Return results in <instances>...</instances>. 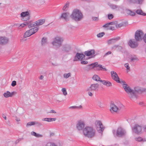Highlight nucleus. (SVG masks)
Here are the masks:
<instances>
[{"instance_id":"f257e3e1","label":"nucleus","mask_w":146,"mask_h":146,"mask_svg":"<svg viewBox=\"0 0 146 146\" xmlns=\"http://www.w3.org/2000/svg\"><path fill=\"white\" fill-rule=\"evenodd\" d=\"M96 130L92 127L86 126L83 129V133L85 137L88 138L94 137L96 135Z\"/></svg>"},{"instance_id":"f03ea898","label":"nucleus","mask_w":146,"mask_h":146,"mask_svg":"<svg viewBox=\"0 0 146 146\" xmlns=\"http://www.w3.org/2000/svg\"><path fill=\"white\" fill-rule=\"evenodd\" d=\"M71 18L76 21H80L83 18V15L80 10L75 9L70 15Z\"/></svg>"},{"instance_id":"7ed1b4c3","label":"nucleus","mask_w":146,"mask_h":146,"mask_svg":"<svg viewBox=\"0 0 146 146\" xmlns=\"http://www.w3.org/2000/svg\"><path fill=\"white\" fill-rule=\"evenodd\" d=\"M123 83V87L124 89L125 92L129 95V97L131 99H132L133 90L131 89L130 87L124 81H122Z\"/></svg>"},{"instance_id":"20e7f679","label":"nucleus","mask_w":146,"mask_h":146,"mask_svg":"<svg viewBox=\"0 0 146 146\" xmlns=\"http://www.w3.org/2000/svg\"><path fill=\"white\" fill-rule=\"evenodd\" d=\"M63 40L62 38L60 37H56L54 38L52 44L53 46H57L58 48L60 47Z\"/></svg>"},{"instance_id":"39448f33","label":"nucleus","mask_w":146,"mask_h":146,"mask_svg":"<svg viewBox=\"0 0 146 146\" xmlns=\"http://www.w3.org/2000/svg\"><path fill=\"white\" fill-rule=\"evenodd\" d=\"M126 133L124 129L121 127H119L116 131V135L118 137H122L125 135Z\"/></svg>"},{"instance_id":"423d86ee","label":"nucleus","mask_w":146,"mask_h":146,"mask_svg":"<svg viewBox=\"0 0 146 146\" xmlns=\"http://www.w3.org/2000/svg\"><path fill=\"white\" fill-rule=\"evenodd\" d=\"M144 34L142 31L137 30L135 34V38L136 41H139L143 39Z\"/></svg>"},{"instance_id":"0eeeda50","label":"nucleus","mask_w":146,"mask_h":146,"mask_svg":"<svg viewBox=\"0 0 146 146\" xmlns=\"http://www.w3.org/2000/svg\"><path fill=\"white\" fill-rule=\"evenodd\" d=\"M95 124L98 131L100 133L102 132L104 130V127L101 121H96L95 122Z\"/></svg>"},{"instance_id":"6e6552de","label":"nucleus","mask_w":146,"mask_h":146,"mask_svg":"<svg viewBox=\"0 0 146 146\" xmlns=\"http://www.w3.org/2000/svg\"><path fill=\"white\" fill-rule=\"evenodd\" d=\"M132 130L133 133L139 135L141 133L142 127L138 124H136L132 127Z\"/></svg>"},{"instance_id":"1a4fd4ad","label":"nucleus","mask_w":146,"mask_h":146,"mask_svg":"<svg viewBox=\"0 0 146 146\" xmlns=\"http://www.w3.org/2000/svg\"><path fill=\"white\" fill-rule=\"evenodd\" d=\"M20 17L22 18L21 20L23 21L29 20L30 18L29 13L28 11L23 12L20 14Z\"/></svg>"},{"instance_id":"9d476101","label":"nucleus","mask_w":146,"mask_h":146,"mask_svg":"<svg viewBox=\"0 0 146 146\" xmlns=\"http://www.w3.org/2000/svg\"><path fill=\"white\" fill-rule=\"evenodd\" d=\"M137 41L134 39H131L129 41V45L132 48H135L137 47L138 45Z\"/></svg>"},{"instance_id":"9b49d317","label":"nucleus","mask_w":146,"mask_h":146,"mask_svg":"<svg viewBox=\"0 0 146 146\" xmlns=\"http://www.w3.org/2000/svg\"><path fill=\"white\" fill-rule=\"evenodd\" d=\"M85 125L84 122L82 120H80L78 121L76 124L77 129L79 131L83 130L84 128Z\"/></svg>"},{"instance_id":"f8f14e48","label":"nucleus","mask_w":146,"mask_h":146,"mask_svg":"<svg viewBox=\"0 0 146 146\" xmlns=\"http://www.w3.org/2000/svg\"><path fill=\"white\" fill-rule=\"evenodd\" d=\"M143 92L139 87H135L134 88V90H133L132 99L133 98H137V96L136 95L137 94H139L142 93Z\"/></svg>"},{"instance_id":"ddd939ff","label":"nucleus","mask_w":146,"mask_h":146,"mask_svg":"<svg viewBox=\"0 0 146 146\" xmlns=\"http://www.w3.org/2000/svg\"><path fill=\"white\" fill-rule=\"evenodd\" d=\"M85 55L87 56H89L93 55L92 57H94L95 56L97 55L96 54H95V51L94 49H91L89 50H87L85 51L84 52Z\"/></svg>"},{"instance_id":"4468645a","label":"nucleus","mask_w":146,"mask_h":146,"mask_svg":"<svg viewBox=\"0 0 146 146\" xmlns=\"http://www.w3.org/2000/svg\"><path fill=\"white\" fill-rule=\"evenodd\" d=\"M69 13L68 12H64L62 13L60 17V19H64L65 21L67 22L69 21V19L68 18V16Z\"/></svg>"},{"instance_id":"2eb2a0df","label":"nucleus","mask_w":146,"mask_h":146,"mask_svg":"<svg viewBox=\"0 0 146 146\" xmlns=\"http://www.w3.org/2000/svg\"><path fill=\"white\" fill-rule=\"evenodd\" d=\"M85 56L84 54L83 53H80L77 52L73 60L74 61H78L80 59L82 60L84 58Z\"/></svg>"},{"instance_id":"dca6fc26","label":"nucleus","mask_w":146,"mask_h":146,"mask_svg":"<svg viewBox=\"0 0 146 146\" xmlns=\"http://www.w3.org/2000/svg\"><path fill=\"white\" fill-rule=\"evenodd\" d=\"M111 73L112 78L113 80L118 83H121L118 75L116 72L114 71H112L111 72Z\"/></svg>"},{"instance_id":"f3484780","label":"nucleus","mask_w":146,"mask_h":146,"mask_svg":"<svg viewBox=\"0 0 146 146\" xmlns=\"http://www.w3.org/2000/svg\"><path fill=\"white\" fill-rule=\"evenodd\" d=\"M99 87V85L97 83L91 84L88 89V90L90 91H97Z\"/></svg>"},{"instance_id":"a211bd4d","label":"nucleus","mask_w":146,"mask_h":146,"mask_svg":"<svg viewBox=\"0 0 146 146\" xmlns=\"http://www.w3.org/2000/svg\"><path fill=\"white\" fill-rule=\"evenodd\" d=\"M9 39L7 37H0V44L4 45L7 43Z\"/></svg>"},{"instance_id":"6ab92c4d","label":"nucleus","mask_w":146,"mask_h":146,"mask_svg":"<svg viewBox=\"0 0 146 146\" xmlns=\"http://www.w3.org/2000/svg\"><path fill=\"white\" fill-rule=\"evenodd\" d=\"M71 47L69 45L66 44L62 46V51L64 52H68L71 50Z\"/></svg>"},{"instance_id":"aec40b11","label":"nucleus","mask_w":146,"mask_h":146,"mask_svg":"<svg viewBox=\"0 0 146 146\" xmlns=\"http://www.w3.org/2000/svg\"><path fill=\"white\" fill-rule=\"evenodd\" d=\"M16 92H13L11 93L9 91H7L6 92H5L3 94V96L6 98H7L9 97H12L14 95L16 94Z\"/></svg>"},{"instance_id":"412c9836","label":"nucleus","mask_w":146,"mask_h":146,"mask_svg":"<svg viewBox=\"0 0 146 146\" xmlns=\"http://www.w3.org/2000/svg\"><path fill=\"white\" fill-rule=\"evenodd\" d=\"M110 106L111 107L110 111L112 113L113 112H117V110H120L119 108L113 104L111 103Z\"/></svg>"},{"instance_id":"4be33fe9","label":"nucleus","mask_w":146,"mask_h":146,"mask_svg":"<svg viewBox=\"0 0 146 146\" xmlns=\"http://www.w3.org/2000/svg\"><path fill=\"white\" fill-rule=\"evenodd\" d=\"M120 39L119 37H117L114 38H112L109 40L108 42V44H113L116 42L117 41L119 40Z\"/></svg>"},{"instance_id":"5701e85b","label":"nucleus","mask_w":146,"mask_h":146,"mask_svg":"<svg viewBox=\"0 0 146 146\" xmlns=\"http://www.w3.org/2000/svg\"><path fill=\"white\" fill-rule=\"evenodd\" d=\"M123 49V47L118 45H115L112 47V49L113 50H116L118 51H121Z\"/></svg>"},{"instance_id":"b1692460","label":"nucleus","mask_w":146,"mask_h":146,"mask_svg":"<svg viewBox=\"0 0 146 146\" xmlns=\"http://www.w3.org/2000/svg\"><path fill=\"white\" fill-rule=\"evenodd\" d=\"M100 82L102 83L103 84L107 87L111 86H112V84L108 81L102 80L101 81H100Z\"/></svg>"},{"instance_id":"393cba45","label":"nucleus","mask_w":146,"mask_h":146,"mask_svg":"<svg viewBox=\"0 0 146 146\" xmlns=\"http://www.w3.org/2000/svg\"><path fill=\"white\" fill-rule=\"evenodd\" d=\"M27 26L29 28H30L31 27H35V26H37V24L36 23V22H27Z\"/></svg>"},{"instance_id":"a878e982","label":"nucleus","mask_w":146,"mask_h":146,"mask_svg":"<svg viewBox=\"0 0 146 146\" xmlns=\"http://www.w3.org/2000/svg\"><path fill=\"white\" fill-rule=\"evenodd\" d=\"M56 120V118H46L42 119V121H47L48 122H50L53 121H55Z\"/></svg>"},{"instance_id":"bb28decb","label":"nucleus","mask_w":146,"mask_h":146,"mask_svg":"<svg viewBox=\"0 0 146 146\" xmlns=\"http://www.w3.org/2000/svg\"><path fill=\"white\" fill-rule=\"evenodd\" d=\"M92 78L94 80L97 82L99 81L100 82V81L102 80L99 76L97 75H94Z\"/></svg>"},{"instance_id":"cd10ccee","label":"nucleus","mask_w":146,"mask_h":146,"mask_svg":"<svg viewBox=\"0 0 146 146\" xmlns=\"http://www.w3.org/2000/svg\"><path fill=\"white\" fill-rule=\"evenodd\" d=\"M37 25H42L45 22V20L44 19H40L36 21Z\"/></svg>"},{"instance_id":"c85d7f7f","label":"nucleus","mask_w":146,"mask_h":146,"mask_svg":"<svg viewBox=\"0 0 146 146\" xmlns=\"http://www.w3.org/2000/svg\"><path fill=\"white\" fill-rule=\"evenodd\" d=\"M126 13H127L132 16H134L135 15V13L134 12H133L130 10H129L128 9H127L126 10Z\"/></svg>"},{"instance_id":"c756f323","label":"nucleus","mask_w":146,"mask_h":146,"mask_svg":"<svg viewBox=\"0 0 146 146\" xmlns=\"http://www.w3.org/2000/svg\"><path fill=\"white\" fill-rule=\"evenodd\" d=\"M136 13L138 14L143 15V16H145L146 14L143 13L141 9H137L136 11Z\"/></svg>"},{"instance_id":"7c9ffc66","label":"nucleus","mask_w":146,"mask_h":146,"mask_svg":"<svg viewBox=\"0 0 146 146\" xmlns=\"http://www.w3.org/2000/svg\"><path fill=\"white\" fill-rule=\"evenodd\" d=\"M69 3L68 2H67L66 4L63 7L62 10L65 11H67L69 7Z\"/></svg>"},{"instance_id":"2f4dec72","label":"nucleus","mask_w":146,"mask_h":146,"mask_svg":"<svg viewBox=\"0 0 146 146\" xmlns=\"http://www.w3.org/2000/svg\"><path fill=\"white\" fill-rule=\"evenodd\" d=\"M31 134L32 135L34 136L37 137H42V135L37 133L33 131L31 132Z\"/></svg>"},{"instance_id":"473e14b6","label":"nucleus","mask_w":146,"mask_h":146,"mask_svg":"<svg viewBox=\"0 0 146 146\" xmlns=\"http://www.w3.org/2000/svg\"><path fill=\"white\" fill-rule=\"evenodd\" d=\"M93 68L92 65H90V64L89 65H87L85 68V70L87 71H88L91 70Z\"/></svg>"},{"instance_id":"72a5a7b5","label":"nucleus","mask_w":146,"mask_h":146,"mask_svg":"<svg viewBox=\"0 0 146 146\" xmlns=\"http://www.w3.org/2000/svg\"><path fill=\"white\" fill-rule=\"evenodd\" d=\"M31 34L29 32V30L27 31L24 34V37L26 38L27 37L29 36H31Z\"/></svg>"},{"instance_id":"f704fd0d","label":"nucleus","mask_w":146,"mask_h":146,"mask_svg":"<svg viewBox=\"0 0 146 146\" xmlns=\"http://www.w3.org/2000/svg\"><path fill=\"white\" fill-rule=\"evenodd\" d=\"M47 39L46 38L43 37L41 41V44L42 45H44L47 42Z\"/></svg>"},{"instance_id":"c9c22d12","label":"nucleus","mask_w":146,"mask_h":146,"mask_svg":"<svg viewBox=\"0 0 146 146\" xmlns=\"http://www.w3.org/2000/svg\"><path fill=\"white\" fill-rule=\"evenodd\" d=\"M99 64H98V63L97 62H95L94 63H92L90 64V65H92L93 68L94 67H97L99 66L98 65Z\"/></svg>"},{"instance_id":"e433bc0d","label":"nucleus","mask_w":146,"mask_h":146,"mask_svg":"<svg viewBox=\"0 0 146 146\" xmlns=\"http://www.w3.org/2000/svg\"><path fill=\"white\" fill-rule=\"evenodd\" d=\"M35 121H31L28 122L27 125L26 126L28 127L29 126H31L32 125H35Z\"/></svg>"},{"instance_id":"4c0bfd02","label":"nucleus","mask_w":146,"mask_h":146,"mask_svg":"<svg viewBox=\"0 0 146 146\" xmlns=\"http://www.w3.org/2000/svg\"><path fill=\"white\" fill-rule=\"evenodd\" d=\"M62 91L63 92V94L64 95L66 96L67 95V94L66 88H62Z\"/></svg>"},{"instance_id":"58836bf2","label":"nucleus","mask_w":146,"mask_h":146,"mask_svg":"<svg viewBox=\"0 0 146 146\" xmlns=\"http://www.w3.org/2000/svg\"><path fill=\"white\" fill-rule=\"evenodd\" d=\"M63 76L64 78H67L71 76V73H69L68 74H64Z\"/></svg>"},{"instance_id":"ea45409f","label":"nucleus","mask_w":146,"mask_h":146,"mask_svg":"<svg viewBox=\"0 0 146 146\" xmlns=\"http://www.w3.org/2000/svg\"><path fill=\"white\" fill-rule=\"evenodd\" d=\"M70 108H72V109H81L82 108V106L80 105L79 106H72L70 107Z\"/></svg>"},{"instance_id":"a19ab883","label":"nucleus","mask_w":146,"mask_h":146,"mask_svg":"<svg viewBox=\"0 0 146 146\" xmlns=\"http://www.w3.org/2000/svg\"><path fill=\"white\" fill-rule=\"evenodd\" d=\"M105 35V33L104 32H102L99 33L97 35V36L98 37H102Z\"/></svg>"},{"instance_id":"79ce46f5","label":"nucleus","mask_w":146,"mask_h":146,"mask_svg":"<svg viewBox=\"0 0 146 146\" xmlns=\"http://www.w3.org/2000/svg\"><path fill=\"white\" fill-rule=\"evenodd\" d=\"M25 26H27V22H26L25 23H23L21 24L20 26L19 27L20 28H23L25 27Z\"/></svg>"},{"instance_id":"37998d69","label":"nucleus","mask_w":146,"mask_h":146,"mask_svg":"<svg viewBox=\"0 0 146 146\" xmlns=\"http://www.w3.org/2000/svg\"><path fill=\"white\" fill-rule=\"evenodd\" d=\"M45 146H58L53 143H47Z\"/></svg>"},{"instance_id":"c03bdc74","label":"nucleus","mask_w":146,"mask_h":146,"mask_svg":"<svg viewBox=\"0 0 146 146\" xmlns=\"http://www.w3.org/2000/svg\"><path fill=\"white\" fill-rule=\"evenodd\" d=\"M124 24L123 23H120L117 25H116L115 26L117 28H120L123 26Z\"/></svg>"},{"instance_id":"a18cd8bd","label":"nucleus","mask_w":146,"mask_h":146,"mask_svg":"<svg viewBox=\"0 0 146 146\" xmlns=\"http://www.w3.org/2000/svg\"><path fill=\"white\" fill-rule=\"evenodd\" d=\"M35 125H37V126L38 127L42 125V123L39 122L35 121Z\"/></svg>"},{"instance_id":"49530a36","label":"nucleus","mask_w":146,"mask_h":146,"mask_svg":"<svg viewBox=\"0 0 146 146\" xmlns=\"http://www.w3.org/2000/svg\"><path fill=\"white\" fill-rule=\"evenodd\" d=\"M23 138H19L18 139H17L16 141L15 142V144H17V143H18L20 141H21L22 140H23Z\"/></svg>"},{"instance_id":"de8ad7c7","label":"nucleus","mask_w":146,"mask_h":146,"mask_svg":"<svg viewBox=\"0 0 146 146\" xmlns=\"http://www.w3.org/2000/svg\"><path fill=\"white\" fill-rule=\"evenodd\" d=\"M124 66L126 68L127 70H130V67L129 66V64L128 63L125 64Z\"/></svg>"},{"instance_id":"09e8293b","label":"nucleus","mask_w":146,"mask_h":146,"mask_svg":"<svg viewBox=\"0 0 146 146\" xmlns=\"http://www.w3.org/2000/svg\"><path fill=\"white\" fill-rule=\"evenodd\" d=\"M113 17V15L112 14H109L108 15V18L109 19H111Z\"/></svg>"},{"instance_id":"8fccbe9b","label":"nucleus","mask_w":146,"mask_h":146,"mask_svg":"<svg viewBox=\"0 0 146 146\" xmlns=\"http://www.w3.org/2000/svg\"><path fill=\"white\" fill-rule=\"evenodd\" d=\"M39 28H38V27H34L33 28H32L33 29V31H34L35 33H36V32H37L38 29Z\"/></svg>"},{"instance_id":"3c124183","label":"nucleus","mask_w":146,"mask_h":146,"mask_svg":"<svg viewBox=\"0 0 146 146\" xmlns=\"http://www.w3.org/2000/svg\"><path fill=\"white\" fill-rule=\"evenodd\" d=\"M33 31L34 30H33V29L32 28L29 30V32L31 33V35L35 33V32L34 31Z\"/></svg>"},{"instance_id":"603ef678","label":"nucleus","mask_w":146,"mask_h":146,"mask_svg":"<svg viewBox=\"0 0 146 146\" xmlns=\"http://www.w3.org/2000/svg\"><path fill=\"white\" fill-rule=\"evenodd\" d=\"M11 86L14 87L16 85V82L15 81H13L11 83Z\"/></svg>"},{"instance_id":"864d4df0","label":"nucleus","mask_w":146,"mask_h":146,"mask_svg":"<svg viewBox=\"0 0 146 146\" xmlns=\"http://www.w3.org/2000/svg\"><path fill=\"white\" fill-rule=\"evenodd\" d=\"M108 29L113 30L115 29V27L113 26H110L109 27Z\"/></svg>"},{"instance_id":"5fc2aeb1","label":"nucleus","mask_w":146,"mask_h":146,"mask_svg":"<svg viewBox=\"0 0 146 146\" xmlns=\"http://www.w3.org/2000/svg\"><path fill=\"white\" fill-rule=\"evenodd\" d=\"M81 63L83 64H86L88 63V62L87 61L82 60L81 61Z\"/></svg>"},{"instance_id":"6e6d98bb","label":"nucleus","mask_w":146,"mask_h":146,"mask_svg":"<svg viewBox=\"0 0 146 146\" xmlns=\"http://www.w3.org/2000/svg\"><path fill=\"white\" fill-rule=\"evenodd\" d=\"M111 7L112 9H114L116 8L117 7L116 5H111Z\"/></svg>"},{"instance_id":"4d7b16f0","label":"nucleus","mask_w":146,"mask_h":146,"mask_svg":"<svg viewBox=\"0 0 146 146\" xmlns=\"http://www.w3.org/2000/svg\"><path fill=\"white\" fill-rule=\"evenodd\" d=\"M92 19L93 20L95 21H97L98 20V17H92Z\"/></svg>"},{"instance_id":"13d9d810","label":"nucleus","mask_w":146,"mask_h":146,"mask_svg":"<svg viewBox=\"0 0 146 146\" xmlns=\"http://www.w3.org/2000/svg\"><path fill=\"white\" fill-rule=\"evenodd\" d=\"M111 51H108V52H107L104 55V56H106L111 54Z\"/></svg>"},{"instance_id":"bf43d9fd","label":"nucleus","mask_w":146,"mask_h":146,"mask_svg":"<svg viewBox=\"0 0 146 146\" xmlns=\"http://www.w3.org/2000/svg\"><path fill=\"white\" fill-rule=\"evenodd\" d=\"M109 24L108 23H107L106 24L104 25L103 26V27H105V28H106V27H109Z\"/></svg>"},{"instance_id":"052dcab7","label":"nucleus","mask_w":146,"mask_h":146,"mask_svg":"<svg viewBox=\"0 0 146 146\" xmlns=\"http://www.w3.org/2000/svg\"><path fill=\"white\" fill-rule=\"evenodd\" d=\"M115 22H112L108 23L109 24V25H115V24H116V23H115Z\"/></svg>"},{"instance_id":"680f3d73","label":"nucleus","mask_w":146,"mask_h":146,"mask_svg":"<svg viewBox=\"0 0 146 146\" xmlns=\"http://www.w3.org/2000/svg\"><path fill=\"white\" fill-rule=\"evenodd\" d=\"M142 139L141 137H139L137 139V141H142Z\"/></svg>"},{"instance_id":"e2e57ef3","label":"nucleus","mask_w":146,"mask_h":146,"mask_svg":"<svg viewBox=\"0 0 146 146\" xmlns=\"http://www.w3.org/2000/svg\"><path fill=\"white\" fill-rule=\"evenodd\" d=\"M137 59L135 57H132L131 58V61H133L135 60H137Z\"/></svg>"},{"instance_id":"0e129e2a","label":"nucleus","mask_w":146,"mask_h":146,"mask_svg":"<svg viewBox=\"0 0 146 146\" xmlns=\"http://www.w3.org/2000/svg\"><path fill=\"white\" fill-rule=\"evenodd\" d=\"M98 66H99L98 67H99V68L98 70H102V67H103L102 66L101 64H99V65H98Z\"/></svg>"},{"instance_id":"69168bd1","label":"nucleus","mask_w":146,"mask_h":146,"mask_svg":"<svg viewBox=\"0 0 146 146\" xmlns=\"http://www.w3.org/2000/svg\"><path fill=\"white\" fill-rule=\"evenodd\" d=\"M49 113H56V111H55L54 110H51L49 112Z\"/></svg>"},{"instance_id":"338daca9","label":"nucleus","mask_w":146,"mask_h":146,"mask_svg":"<svg viewBox=\"0 0 146 146\" xmlns=\"http://www.w3.org/2000/svg\"><path fill=\"white\" fill-rule=\"evenodd\" d=\"M143 40L144 42H145V43H146V33L144 36Z\"/></svg>"},{"instance_id":"774afa93","label":"nucleus","mask_w":146,"mask_h":146,"mask_svg":"<svg viewBox=\"0 0 146 146\" xmlns=\"http://www.w3.org/2000/svg\"><path fill=\"white\" fill-rule=\"evenodd\" d=\"M139 4H141L143 1V0H137Z\"/></svg>"}]
</instances>
